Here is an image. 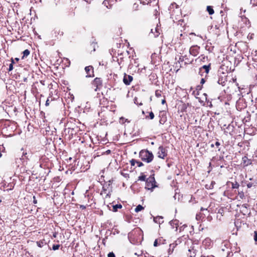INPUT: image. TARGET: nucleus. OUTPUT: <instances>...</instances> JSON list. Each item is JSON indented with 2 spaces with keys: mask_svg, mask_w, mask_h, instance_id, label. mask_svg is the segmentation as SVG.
<instances>
[{
  "mask_svg": "<svg viewBox=\"0 0 257 257\" xmlns=\"http://www.w3.org/2000/svg\"><path fill=\"white\" fill-rule=\"evenodd\" d=\"M139 157L143 161L147 163L151 162L154 158L153 153L147 150H142L141 151Z\"/></svg>",
  "mask_w": 257,
  "mask_h": 257,
  "instance_id": "1",
  "label": "nucleus"
},
{
  "mask_svg": "<svg viewBox=\"0 0 257 257\" xmlns=\"http://www.w3.org/2000/svg\"><path fill=\"white\" fill-rule=\"evenodd\" d=\"M227 81V76L226 73L222 72L218 75V78L216 82L218 84L224 86L226 85Z\"/></svg>",
  "mask_w": 257,
  "mask_h": 257,
  "instance_id": "2",
  "label": "nucleus"
},
{
  "mask_svg": "<svg viewBox=\"0 0 257 257\" xmlns=\"http://www.w3.org/2000/svg\"><path fill=\"white\" fill-rule=\"evenodd\" d=\"M155 180L154 177H150L146 180L145 188L147 190L153 189L155 187Z\"/></svg>",
  "mask_w": 257,
  "mask_h": 257,
  "instance_id": "3",
  "label": "nucleus"
},
{
  "mask_svg": "<svg viewBox=\"0 0 257 257\" xmlns=\"http://www.w3.org/2000/svg\"><path fill=\"white\" fill-rule=\"evenodd\" d=\"M200 47L197 45L192 46L189 49L190 54L193 56H196L199 53Z\"/></svg>",
  "mask_w": 257,
  "mask_h": 257,
  "instance_id": "4",
  "label": "nucleus"
},
{
  "mask_svg": "<svg viewBox=\"0 0 257 257\" xmlns=\"http://www.w3.org/2000/svg\"><path fill=\"white\" fill-rule=\"evenodd\" d=\"M158 157L161 159H164L167 156V151L163 146H160L158 149Z\"/></svg>",
  "mask_w": 257,
  "mask_h": 257,
  "instance_id": "5",
  "label": "nucleus"
},
{
  "mask_svg": "<svg viewBox=\"0 0 257 257\" xmlns=\"http://www.w3.org/2000/svg\"><path fill=\"white\" fill-rule=\"evenodd\" d=\"M133 77L131 75H126V74H124V75L123 76V83L126 85H128L130 84L131 82L133 81Z\"/></svg>",
  "mask_w": 257,
  "mask_h": 257,
  "instance_id": "6",
  "label": "nucleus"
},
{
  "mask_svg": "<svg viewBox=\"0 0 257 257\" xmlns=\"http://www.w3.org/2000/svg\"><path fill=\"white\" fill-rule=\"evenodd\" d=\"M85 70L86 71V73H87L86 77H89L94 76L93 69L92 66H88L85 67Z\"/></svg>",
  "mask_w": 257,
  "mask_h": 257,
  "instance_id": "7",
  "label": "nucleus"
},
{
  "mask_svg": "<svg viewBox=\"0 0 257 257\" xmlns=\"http://www.w3.org/2000/svg\"><path fill=\"white\" fill-rule=\"evenodd\" d=\"M179 220H178L177 219H174V220H171L169 222V224H170V225L172 226V228H174L175 227L176 228V230H177L178 229V227L179 226Z\"/></svg>",
  "mask_w": 257,
  "mask_h": 257,
  "instance_id": "8",
  "label": "nucleus"
},
{
  "mask_svg": "<svg viewBox=\"0 0 257 257\" xmlns=\"http://www.w3.org/2000/svg\"><path fill=\"white\" fill-rule=\"evenodd\" d=\"M210 69V65H203L199 69V73L204 71L206 74H208Z\"/></svg>",
  "mask_w": 257,
  "mask_h": 257,
  "instance_id": "9",
  "label": "nucleus"
},
{
  "mask_svg": "<svg viewBox=\"0 0 257 257\" xmlns=\"http://www.w3.org/2000/svg\"><path fill=\"white\" fill-rule=\"evenodd\" d=\"M181 241H180L179 239H178V240H176L175 241V242L174 243H173L172 244H170V247H169V252H172L174 250V248L176 247V246L178 244V242L180 243Z\"/></svg>",
  "mask_w": 257,
  "mask_h": 257,
  "instance_id": "10",
  "label": "nucleus"
},
{
  "mask_svg": "<svg viewBox=\"0 0 257 257\" xmlns=\"http://www.w3.org/2000/svg\"><path fill=\"white\" fill-rule=\"evenodd\" d=\"M163 217L162 216H158L154 218V221L156 223L161 224L163 222Z\"/></svg>",
  "mask_w": 257,
  "mask_h": 257,
  "instance_id": "11",
  "label": "nucleus"
},
{
  "mask_svg": "<svg viewBox=\"0 0 257 257\" xmlns=\"http://www.w3.org/2000/svg\"><path fill=\"white\" fill-rule=\"evenodd\" d=\"M203 245L207 247H209L211 244V240L209 238H205L202 242Z\"/></svg>",
  "mask_w": 257,
  "mask_h": 257,
  "instance_id": "12",
  "label": "nucleus"
},
{
  "mask_svg": "<svg viewBox=\"0 0 257 257\" xmlns=\"http://www.w3.org/2000/svg\"><path fill=\"white\" fill-rule=\"evenodd\" d=\"M233 128V126L232 125L229 124L228 125L226 129L228 130L224 131V134L227 135L228 134H231V132H232Z\"/></svg>",
  "mask_w": 257,
  "mask_h": 257,
  "instance_id": "13",
  "label": "nucleus"
},
{
  "mask_svg": "<svg viewBox=\"0 0 257 257\" xmlns=\"http://www.w3.org/2000/svg\"><path fill=\"white\" fill-rule=\"evenodd\" d=\"M242 162L244 166H248L251 164L250 160L248 159L247 157L246 156L242 158Z\"/></svg>",
  "mask_w": 257,
  "mask_h": 257,
  "instance_id": "14",
  "label": "nucleus"
},
{
  "mask_svg": "<svg viewBox=\"0 0 257 257\" xmlns=\"http://www.w3.org/2000/svg\"><path fill=\"white\" fill-rule=\"evenodd\" d=\"M206 11L208 13V14L210 15H213L214 13V10L212 6H208L207 7Z\"/></svg>",
  "mask_w": 257,
  "mask_h": 257,
  "instance_id": "15",
  "label": "nucleus"
},
{
  "mask_svg": "<svg viewBox=\"0 0 257 257\" xmlns=\"http://www.w3.org/2000/svg\"><path fill=\"white\" fill-rule=\"evenodd\" d=\"M189 253L188 254V255H189L190 257H194L196 255V251L195 250L192 248V249H189L188 250Z\"/></svg>",
  "mask_w": 257,
  "mask_h": 257,
  "instance_id": "16",
  "label": "nucleus"
},
{
  "mask_svg": "<svg viewBox=\"0 0 257 257\" xmlns=\"http://www.w3.org/2000/svg\"><path fill=\"white\" fill-rule=\"evenodd\" d=\"M122 208V205L120 204H116L112 206V211L116 212L118 209H120Z\"/></svg>",
  "mask_w": 257,
  "mask_h": 257,
  "instance_id": "17",
  "label": "nucleus"
},
{
  "mask_svg": "<svg viewBox=\"0 0 257 257\" xmlns=\"http://www.w3.org/2000/svg\"><path fill=\"white\" fill-rule=\"evenodd\" d=\"M230 254L231 253H229L228 254V256H233L234 257H243L242 255L240 254L236 251H235L234 253L231 252V255Z\"/></svg>",
  "mask_w": 257,
  "mask_h": 257,
  "instance_id": "18",
  "label": "nucleus"
},
{
  "mask_svg": "<svg viewBox=\"0 0 257 257\" xmlns=\"http://www.w3.org/2000/svg\"><path fill=\"white\" fill-rule=\"evenodd\" d=\"M215 184V182L214 181H211L210 185H206L205 187L207 189H212L214 187V185Z\"/></svg>",
  "mask_w": 257,
  "mask_h": 257,
  "instance_id": "19",
  "label": "nucleus"
},
{
  "mask_svg": "<svg viewBox=\"0 0 257 257\" xmlns=\"http://www.w3.org/2000/svg\"><path fill=\"white\" fill-rule=\"evenodd\" d=\"M54 100V98H53V97L52 95H50L48 97V98H47V100L46 101L45 105L46 106H48L50 102H51V101H53Z\"/></svg>",
  "mask_w": 257,
  "mask_h": 257,
  "instance_id": "20",
  "label": "nucleus"
},
{
  "mask_svg": "<svg viewBox=\"0 0 257 257\" xmlns=\"http://www.w3.org/2000/svg\"><path fill=\"white\" fill-rule=\"evenodd\" d=\"M94 83L96 85L97 87L101 85V81L100 78H96L94 80Z\"/></svg>",
  "mask_w": 257,
  "mask_h": 257,
  "instance_id": "21",
  "label": "nucleus"
},
{
  "mask_svg": "<svg viewBox=\"0 0 257 257\" xmlns=\"http://www.w3.org/2000/svg\"><path fill=\"white\" fill-rule=\"evenodd\" d=\"M239 185L237 182H231V187L232 189H237L239 188Z\"/></svg>",
  "mask_w": 257,
  "mask_h": 257,
  "instance_id": "22",
  "label": "nucleus"
},
{
  "mask_svg": "<svg viewBox=\"0 0 257 257\" xmlns=\"http://www.w3.org/2000/svg\"><path fill=\"white\" fill-rule=\"evenodd\" d=\"M30 54V51L29 50L26 49L23 52V56L22 57V59H24V57H27Z\"/></svg>",
  "mask_w": 257,
  "mask_h": 257,
  "instance_id": "23",
  "label": "nucleus"
},
{
  "mask_svg": "<svg viewBox=\"0 0 257 257\" xmlns=\"http://www.w3.org/2000/svg\"><path fill=\"white\" fill-rule=\"evenodd\" d=\"M144 209V207L141 205H138L135 208V211L136 212H139Z\"/></svg>",
  "mask_w": 257,
  "mask_h": 257,
  "instance_id": "24",
  "label": "nucleus"
},
{
  "mask_svg": "<svg viewBox=\"0 0 257 257\" xmlns=\"http://www.w3.org/2000/svg\"><path fill=\"white\" fill-rule=\"evenodd\" d=\"M238 196L239 198L241 199H243L245 197L244 194V193L243 192V191H240V192L238 191Z\"/></svg>",
  "mask_w": 257,
  "mask_h": 257,
  "instance_id": "25",
  "label": "nucleus"
},
{
  "mask_svg": "<svg viewBox=\"0 0 257 257\" xmlns=\"http://www.w3.org/2000/svg\"><path fill=\"white\" fill-rule=\"evenodd\" d=\"M37 245L40 247H42L45 244H46V243L44 241H39L37 242Z\"/></svg>",
  "mask_w": 257,
  "mask_h": 257,
  "instance_id": "26",
  "label": "nucleus"
},
{
  "mask_svg": "<svg viewBox=\"0 0 257 257\" xmlns=\"http://www.w3.org/2000/svg\"><path fill=\"white\" fill-rule=\"evenodd\" d=\"M146 176L144 175V174H142L141 176H140L139 177V180H140V181H146Z\"/></svg>",
  "mask_w": 257,
  "mask_h": 257,
  "instance_id": "27",
  "label": "nucleus"
},
{
  "mask_svg": "<svg viewBox=\"0 0 257 257\" xmlns=\"http://www.w3.org/2000/svg\"><path fill=\"white\" fill-rule=\"evenodd\" d=\"M166 121V117H162L159 120L160 123L162 124H163Z\"/></svg>",
  "mask_w": 257,
  "mask_h": 257,
  "instance_id": "28",
  "label": "nucleus"
},
{
  "mask_svg": "<svg viewBox=\"0 0 257 257\" xmlns=\"http://www.w3.org/2000/svg\"><path fill=\"white\" fill-rule=\"evenodd\" d=\"M59 247H60V245L59 244H54L53 245L52 249L54 250H56L57 249H58Z\"/></svg>",
  "mask_w": 257,
  "mask_h": 257,
  "instance_id": "29",
  "label": "nucleus"
},
{
  "mask_svg": "<svg viewBox=\"0 0 257 257\" xmlns=\"http://www.w3.org/2000/svg\"><path fill=\"white\" fill-rule=\"evenodd\" d=\"M155 95L157 97L161 96V91L159 90L156 91Z\"/></svg>",
  "mask_w": 257,
  "mask_h": 257,
  "instance_id": "30",
  "label": "nucleus"
},
{
  "mask_svg": "<svg viewBox=\"0 0 257 257\" xmlns=\"http://www.w3.org/2000/svg\"><path fill=\"white\" fill-rule=\"evenodd\" d=\"M186 227H187V225L186 224H183L182 226H179L178 227H179L180 231H181L182 230H183Z\"/></svg>",
  "mask_w": 257,
  "mask_h": 257,
  "instance_id": "31",
  "label": "nucleus"
},
{
  "mask_svg": "<svg viewBox=\"0 0 257 257\" xmlns=\"http://www.w3.org/2000/svg\"><path fill=\"white\" fill-rule=\"evenodd\" d=\"M253 239L255 243L257 244V231H255L254 232Z\"/></svg>",
  "mask_w": 257,
  "mask_h": 257,
  "instance_id": "32",
  "label": "nucleus"
},
{
  "mask_svg": "<svg viewBox=\"0 0 257 257\" xmlns=\"http://www.w3.org/2000/svg\"><path fill=\"white\" fill-rule=\"evenodd\" d=\"M154 116H154V113L152 111L150 112L149 113V118L151 119H153L154 118Z\"/></svg>",
  "mask_w": 257,
  "mask_h": 257,
  "instance_id": "33",
  "label": "nucleus"
},
{
  "mask_svg": "<svg viewBox=\"0 0 257 257\" xmlns=\"http://www.w3.org/2000/svg\"><path fill=\"white\" fill-rule=\"evenodd\" d=\"M136 162L137 160L135 159H132V160L130 161L131 164L133 166H135V164H136Z\"/></svg>",
  "mask_w": 257,
  "mask_h": 257,
  "instance_id": "34",
  "label": "nucleus"
},
{
  "mask_svg": "<svg viewBox=\"0 0 257 257\" xmlns=\"http://www.w3.org/2000/svg\"><path fill=\"white\" fill-rule=\"evenodd\" d=\"M136 164H137L138 166L139 167L144 166V164L142 162L138 161H137Z\"/></svg>",
  "mask_w": 257,
  "mask_h": 257,
  "instance_id": "35",
  "label": "nucleus"
},
{
  "mask_svg": "<svg viewBox=\"0 0 257 257\" xmlns=\"http://www.w3.org/2000/svg\"><path fill=\"white\" fill-rule=\"evenodd\" d=\"M108 257H115L114 253L113 252H109L108 255Z\"/></svg>",
  "mask_w": 257,
  "mask_h": 257,
  "instance_id": "36",
  "label": "nucleus"
},
{
  "mask_svg": "<svg viewBox=\"0 0 257 257\" xmlns=\"http://www.w3.org/2000/svg\"><path fill=\"white\" fill-rule=\"evenodd\" d=\"M156 34H154V37H157L160 34V33L158 31V29L157 28L155 29Z\"/></svg>",
  "mask_w": 257,
  "mask_h": 257,
  "instance_id": "37",
  "label": "nucleus"
},
{
  "mask_svg": "<svg viewBox=\"0 0 257 257\" xmlns=\"http://www.w3.org/2000/svg\"><path fill=\"white\" fill-rule=\"evenodd\" d=\"M253 185V184L252 183H248L247 184V187L248 188H250L251 187H252Z\"/></svg>",
  "mask_w": 257,
  "mask_h": 257,
  "instance_id": "38",
  "label": "nucleus"
},
{
  "mask_svg": "<svg viewBox=\"0 0 257 257\" xmlns=\"http://www.w3.org/2000/svg\"><path fill=\"white\" fill-rule=\"evenodd\" d=\"M13 69V64H10V65H9V71H12V70Z\"/></svg>",
  "mask_w": 257,
  "mask_h": 257,
  "instance_id": "39",
  "label": "nucleus"
},
{
  "mask_svg": "<svg viewBox=\"0 0 257 257\" xmlns=\"http://www.w3.org/2000/svg\"><path fill=\"white\" fill-rule=\"evenodd\" d=\"M137 231H139L140 232V230H135L134 231H133L132 232L130 233L128 235H129V237H131L132 236V235H133L134 233H136Z\"/></svg>",
  "mask_w": 257,
  "mask_h": 257,
  "instance_id": "40",
  "label": "nucleus"
},
{
  "mask_svg": "<svg viewBox=\"0 0 257 257\" xmlns=\"http://www.w3.org/2000/svg\"><path fill=\"white\" fill-rule=\"evenodd\" d=\"M124 118L123 117H121L119 119V122L123 123H124Z\"/></svg>",
  "mask_w": 257,
  "mask_h": 257,
  "instance_id": "41",
  "label": "nucleus"
},
{
  "mask_svg": "<svg viewBox=\"0 0 257 257\" xmlns=\"http://www.w3.org/2000/svg\"><path fill=\"white\" fill-rule=\"evenodd\" d=\"M255 0H250V4H252L253 6H255Z\"/></svg>",
  "mask_w": 257,
  "mask_h": 257,
  "instance_id": "42",
  "label": "nucleus"
},
{
  "mask_svg": "<svg viewBox=\"0 0 257 257\" xmlns=\"http://www.w3.org/2000/svg\"><path fill=\"white\" fill-rule=\"evenodd\" d=\"M33 203L34 204H37V200L36 199V197L35 196H33Z\"/></svg>",
  "mask_w": 257,
  "mask_h": 257,
  "instance_id": "43",
  "label": "nucleus"
},
{
  "mask_svg": "<svg viewBox=\"0 0 257 257\" xmlns=\"http://www.w3.org/2000/svg\"><path fill=\"white\" fill-rule=\"evenodd\" d=\"M158 245V241L157 240H155L154 242V246H157Z\"/></svg>",
  "mask_w": 257,
  "mask_h": 257,
  "instance_id": "44",
  "label": "nucleus"
},
{
  "mask_svg": "<svg viewBox=\"0 0 257 257\" xmlns=\"http://www.w3.org/2000/svg\"><path fill=\"white\" fill-rule=\"evenodd\" d=\"M205 79L204 78H202L201 80V82H200V83L203 84L205 83Z\"/></svg>",
  "mask_w": 257,
  "mask_h": 257,
  "instance_id": "45",
  "label": "nucleus"
},
{
  "mask_svg": "<svg viewBox=\"0 0 257 257\" xmlns=\"http://www.w3.org/2000/svg\"><path fill=\"white\" fill-rule=\"evenodd\" d=\"M215 146L218 147L220 146V144L219 142H216L215 144Z\"/></svg>",
  "mask_w": 257,
  "mask_h": 257,
  "instance_id": "46",
  "label": "nucleus"
},
{
  "mask_svg": "<svg viewBox=\"0 0 257 257\" xmlns=\"http://www.w3.org/2000/svg\"><path fill=\"white\" fill-rule=\"evenodd\" d=\"M14 63H15V60L13 58H12L11 59V64H13V65H14Z\"/></svg>",
  "mask_w": 257,
  "mask_h": 257,
  "instance_id": "47",
  "label": "nucleus"
},
{
  "mask_svg": "<svg viewBox=\"0 0 257 257\" xmlns=\"http://www.w3.org/2000/svg\"><path fill=\"white\" fill-rule=\"evenodd\" d=\"M158 14V11L157 10V9H156V10H155V14H154V15H155V16H157Z\"/></svg>",
  "mask_w": 257,
  "mask_h": 257,
  "instance_id": "48",
  "label": "nucleus"
},
{
  "mask_svg": "<svg viewBox=\"0 0 257 257\" xmlns=\"http://www.w3.org/2000/svg\"><path fill=\"white\" fill-rule=\"evenodd\" d=\"M184 61V59H183V58L180 57V58H179V61H179H179H181V62H182V61Z\"/></svg>",
  "mask_w": 257,
  "mask_h": 257,
  "instance_id": "49",
  "label": "nucleus"
},
{
  "mask_svg": "<svg viewBox=\"0 0 257 257\" xmlns=\"http://www.w3.org/2000/svg\"><path fill=\"white\" fill-rule=\"evenodd\" d=\"M166 103V100L165 99L162 100V104H164Z\"/></svg>",
  "mask_w": 257,
  "mask_h": 257,
  "instance_id": "50",
  "label": "nucleus"
},
{
  "mask_svg": "<svg viewBox=\"0 0 257 257\" xmlns=\"http://www.w3.org/2000/svg\"><path fill=\"white\" fill-rule=\"evenodd\" d=\"M92 45L93 46V47H94L93 48V51H95V44H92Z\"/></svg>",
  "mask_w": 257,
  "mask_h": 257,
  "instance_id": "51",
  "label": "nucleus"
},
{
  "mask_svg": "<svg viewBox=\"0 0 257 257\" xmlns=\"http://www.w3.org/2000/svg\"><path fill=\"white\" fill-rule=\"evenodd\" d=\"M199 217H200L199 215L197 214V215H196V219H197V220H198V219H199Z\"/></svg>",
  "mask_w": 257,
  "mask_h": 257,
  "instance_id": "52",
  "label": "nucleus"
},
{
  "mask_svg": "<svg viewBox=\"0 0 257 257\" xmlns=\"http://www.w3.org/2000/svg\"><path fill=\"white\" fill-rule=\"evenodd\" d=\"M207 210V209H205V208H204L203 207H201V209H200L201 211H203V210Z\"/></svg>",
  "mask_w": 257,
  "mask_h": 257,
  "instance_id": "53",
  "label": "nucleus"
},
{
  "mask_svg": "<svg viewBox=\"0 0 257 257\" xmlns=\"http://www.w3.org/2000/svg\"><path fill=\"white\" fill-rule=\"evenodd\" d=\"M80 208H81L82 209H84V208H85V207L84 206H83V205H81L80 206Z\"/></svg>",
  "mask_w": 257,
  "mask_h": 257,
  "instance_id": "54",
  "label": "nucleus"
},
{
  "mask_svg": "<svg viewBox=\"0 0 257 257\" xmlns=\"http://www.w3.org/2000/svg\"><path fill=\"white\" fill-rule=\"evenodd\" d=\"M15 60H16V61H18L19 60V58H16L15 59Z\"/></svg>",
  "mask_w": 257,
  "mask_h": 257,
  "instance_id": "55",
  "label": "nucleus"
},
{
  "mask_svg": "<svg viewBox=\"0 0 257 257\" xmlns=\"http://www.w3.org/2000/svg\"><path fill=\"white\" fill-rule=\"evenodd\" d=\"M211 147L212 148L214 147V144H211Z\"/></svg>",
  "mask_w": 257,
  "mask_h": 257,
  "instance_id": "56",
  "label": "nucleus"
},
{
  "mask_svg": "<svg viewBox=\"0 0 257 257\" xmlns=\"http://www.w3.org/2000/svg\"><path fill=\"white\" fill-rule=\"evenodd\" d=\"M151 33H154V32H153V29H152V30H151Z\"/></svg>",
  "mask_w": 257,
  "mask_h": 257,
  "instance_id": "57",
  "label": "nucleus"
},
{
  "mask_svg": "<svg viewBox=\"0 0 257 257\" xmlns=\"http://www.w3.org/2000/svg\"><path fill=\"white\" fill-rule=\"evenodd\" d=\"M125 121H127V122H128V121H127V119H125Z\"/></svg>",
  "mask_w": 257,
  "mask_h": 257,
  "instance_id": "58",
  "label": "nucleus"
},
{
  "mask_svg": "<svg viewBox=\"0 0 257 257\" xmlns=\"http://www.w3.org/2000/svg\"><path fill=\"white\" fill-rule=\"evenodd\" d=\"M135 254L136 255H138L137 253H135Z\"/></svg>",
  "mask_w": 257,
  "mask_h": 257,
  "instance_id": "59",
  "label": "nucleus"
},
{
  "mask_svg": "<svg viewBox=\"0 0 257 257\" xmlns=\"http://www.w3.org/2000/svg\"><path fill=\"white\" fill-rule=\"evenodd\" d=\"M129 68H130V69H131V65H130V66H129Z\"/></svg>",
  "mask_w": 257,
  "mask_h": 257,
  "instance_id": "60",
  "label": "nucleus"
},
{
  "mask_svg": "<svg viewBox=\"0 0 257 257\" xmlns=\"http://www.w3.org/2000/svg\"><path fill=\"white\" fill-rule=\"evenodd\" d=\"M109 152H110V150H108V151H107V153H109Z\"/></svg>",
  "mask_w": 257,
  "mask_h": 257,
  "instance_id": "61",
  "label": "nucleus"
},
{
  "mask_svg": "<svg viewBox=\"0 0 257 257\" xmlns=\"http://www.w3.org/2000/svg\"><path fill=\"white\" fill-rule=\"evenodd\" d=\"M109 152H110V150H108V151H107V153H109Z\"/></svg>",
  "mask_w": 257,
  "mask_h": 257,
  "instance_id": "62",
  "label": "nucleus"
},
{
  "mask_svg": "<svg viewBox=\"0 0 257 257\" xmlns=\"http://www.w3.org/2000/svg\"><path fill=\"white\" fill-rule=\"evenodd\" d=\"M2 156V154L1 153H0V157Z\"/></svg>",
  "mask_w": 257,
  "mask_h": 257,
  "instance_id": "63",
  "label": "nucleus"
}]
</instances>
